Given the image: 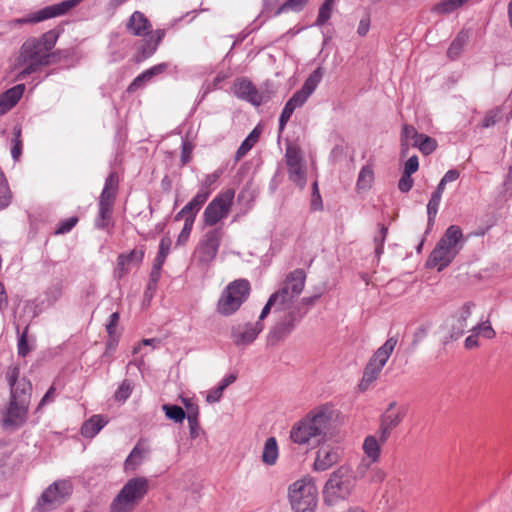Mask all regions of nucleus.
Instances as JSON below:
<instances>
[{"instance_id": "36", "label": "nucleus", "mask_w": 512, "mask_h": 512, "mask_svg": "<svg viewBox=\"0 0 512 512\" xmlns=\"http://www.w3.org/2000/svg\"><path fill=\"white\" fill-rule=\"evenodd\" d=\"M335 5V0H325L320 6L315 25L318 27L323 26L332 16V10Z\"/></svg>"}, {"instance_id": "58", "label": "nucleus", "mask_w": 512, "mask_h": 512, "mask_svg": "<svg viewBox=\"0 0 512 512\" xmlns=\"http://www.w3.org/2000/svg\"><path fill=\"white\" fill-rule=\"evenodd\" d=\"M116 192L117 191L103 189L100 195L99 204H108L110 206H113L116 197Z\"/></svg>"}, {"instance_id": "41", "label": "nucleus", "mask_w": 512, "mask_h": 512, "mask_svg": "<svg viewBox=\"0 0 512 512\" xmlns=\"http://www.w3.org/2000/svg\"><path fill=\"white\" fill-rule=\"evenodd\" d=\"M112 207L108 204H99V214L95 220V225L99 229L107 227L108 221L112 214Z\"/></svg>"}, {"instance_id": "8", "label": "nucleus", "mask_w": 512, "mask_h": 512, "mask_svg": "<svg viewBox=\"0 0 512 512\" xmlns=\"http://www.w3.org/2000/svg\"><path fill=\"white\" fill-rule=\"evenodd\" d=\"M250 291L251 287L248 280L237 279L232 281L225 287L218 299L217 312L222 316L233 315L248 299Z\"/></svg>"}, {"instance_id": "59", "label": "nucleus", "mask_w": 512, "mask_h": 512, "mask_svg": "<svg viewBox=\"0 0 512 512\" xmlns=\"http://www.w3.org/2000/svg\"><path fill=\"white\" fill-rule=\"evenodd\" d=\"M223 392V386L218 385L207 393L206 401L209 403L218 402L221 399Z\"/></svg>"}, {"instance_id": "16", "label": "nucleus", "mask_w": 512, "mask_h": 512, "mask_svg": "<svg viewBox=\"0 0 512 512\" xmlns=\"http://www.w3.org/2000/svg\"><path fill=\"white\" fill-rule=\"evenodd\" d=\"M264 325L260 321L237 323L231 327L230 337L237 347L251 345L263 331Z\"/></svg>"}, {"instance_id": "48", "label": "nucleus", "mask_w": 512, "mask_h": 512, "mask_svg": "<svg viewBox=\"0 0 512 512\" xmlns=\"http://www.w3.org/2000/svg\"><path fill=\"white\" fill-rule=\"evenodd\" d=\"M153 76H150L149 72L145 70L138 75L128 86V92H135L137 89L143 86L144 83L150 81Z\"/></svg>"}, {"instance_id": "22", "label": "nucleus", "mask_w": 512, "mask_h": 512, "mask_svg": "<svg viewBox=\"0 0 512 512\" xmlns=\"http://www.w3.org/2000/svg\"><path fill=\"white\" fill-rule=\"evenodd\" d=\"M144 258L143 249H134L128 254H120L117 258V266L114 269V277L121 279L124 277L132 265H138Z\"/></svg>"}, {"instance_id": "61", "label": "nucleus", "mask_w": 512, "mask_h": 512, "mask_svg": "<svg viewBox=\"0 0 512 512\" xmlns=\"http://www.w3.org/2000/svg\"><path fill=\"white\" fill-rule=\"evenodd\" d=\"M120 315L118 312H114L109 317V322L106 325L107 333L112 336L115 333L116 327L119 323Z\"/></svg>"}, {"instance_id": "40", "label": "nucleus", "mask_w": 512, "mask_h": 512, "mask_svg": "<svg viewBox=\"0 0 512 512\" xmlns=\"http://www.w3.org/2000/svg\"><path fill=\"white\" fill-rule=\"evenodd\" d=\"M157 44L153 43L149 37L142 41L141 47L139 48V54L137 55V61H143L151 57L157 50Z\"/></svg>"}, {"instance_id": "39", "label": "nucleus", "mask_w": 512, "mask_h": 512, "mask_svg": "<svg viewBox=\"0 0 512 512\" xmlns=\"http://www.w3.org/2000/svg\"><path fill=\"white\" fill-rule=\"evenodd\" d=\"M440 202H441V199L438 198V196H431V198L427 204L428 222H427V231L426 232H428L434 225Z\"/></svg>"}, {"instance_id": "17", "label": "nucleus", "mask_w": 512, "mask_h": 512, "mask_svg": "<svg viewBox=\"0 0 512 512\" xmlns=\"http://www.w3.org/2000/svg\"><path fill=\"white\" fill-rule=\"evenodd\" d=\"M285 312V316L276 323L269 333L268 340L272 344L287 337L306 314V310L301 312V309H290Z\"/></svg>"}, {"instance_id": "18", "label": "nucleus", "mask_w": 512, "mask_h": 512, "mask_svg": "<svg viewBox=\"0 0 512 512\" xmlns=\"http://www.w3.org/2000/svg\"><path fill=\"white\" fill-rule=\"evenodd\" d=\"M473 307L472 303H465L455 314L446 320L444 328L449 339L456 340L464 334L468 327L467 319L470 317Z\"/></svg>"}, {"instance_id": "54", "label": "nucleus", "mask_w": 512, "mask_h": 512, "mask_svg": "<svg viewBox=\"0 0 512 512\" xmlns=\"http://www.w3.org/2000/svg\"><path fill=\"white\" fill-rule=\"evenodd\" d=\"M413 183L411 175L403 173L398 182V188L401 192L407 193L413 187Z\"/></svg>"}, {"instance_id": "10", "label": "nucleus", "mask_w": 512, "mask_h": 512, "mask_svg": "<svg viewBox=\"0 0 512 512\" xmlns=\"http://www.w3.org/2000/svg\"><path fill=\"white\" fill-rule=\"evenodd\" d=\"M398 342L397 337H390L386 342L379 347L367 365L364 368L362 379L359 383V389L366 391L372 385V383L379 377L383 367L390 358Z\"/></svg>"}, {"instance_id": "42", "label": "nucleus", "mask_w": 512, "mask_h": 512, "mask_svg": "<svg viewBox=\"0 0 512 512\" xmlns=\"http://www.w3.org/2000/svg\"><path fill=\"white\" fill-rule=\"evenodd\" d=\"M133 391V384L130 380L125 379L121 382L114 393V399L118 402H125Z\"/></svg>"}, {"instance_id": "46", "label": "nucleus", "mask_w": 512, "mask_h": 512, "mask_svg": "<svg viewBox=\"0 0 512 512\" xmlns=\"http://www.w3.org/2000/svg\"><path fill=\"white\" fill-rule=\"evenodd\" d=\"M14 137L12 139V148L11 155L14 161H18L21 153H22V140H21V130L14 128Z\"/></svg>"}, {"instance_id": "14", "label": "nucleus", "mask_w": 512, "mask_h": 512, "mask_svg": "<svg viewBox=\"0 0 512 512\" xmlns=\"http://www.w3.org/2000/svg\"><path fill=\"white\" fill-rule=\"evenodd\" d=\"M223 234L220 227L209 229L203 234L194 251V257L199 263L209 264L216 258Z\"/></svg>"}, {"instance_id": "60", "label": "nucleus", "mask_w": 512, "mask_h": 512, "mask_svg": "<svg viewBox=\"0 0 512 512\" xmlns=\"http://www.w3.org/2000/svg\"><path fill=\"white\" fill-rule=\"evenodd\" d=\"M172 245V240L168 236H164L159 244V251L157 254L167 257L170 253V248Z\"/></svg>"}, {"instance_id": "51", "label": "nucleus", "mask_w": 512, "mask_h": 512, "mask_svg": "<svg viewBox=\"0 0 512 512\" xmlns=\"http://www.w3.org/2000/svg\"><path fill=\"white\" fill-rule=\"evenodd\" d=\"M27 333H28V327L24 329L22 334L19 337L17 348H18V354L22 357H25L31 350V348L28 345L27 341Z\"/></svg>"}, {"instance_id": "29", "label": "nucleus", "mask_w": 512, "mask_h": 512, "mask_svg": "<svg viewBox=\"0 0 512 512\" xmlns=\"http://www.w3.org/2000/svg\"><path fill=\"white\" fill-rule=\"evenodd\" d=\"M279 456L278 444L274 437L266 439L262 452V461L268 466H272L276 463Z\"/></svg>"}, {"instance_id": "4", "label": "nucleus", "mask_w": 512, "mask_h": 512, "mask_svg": "<svg viewBox=\"0 0 512 512\" xmlns=\"http://www.w3.org/2000/svg\"><path fill=\"white\" fill-rule=\"evenodd\" d=\"M463 233L459 226H449L428 258V265L441 271L447 267L463 248Z\"/></svg>"}, {"instance_id": "20", "label": "nucleus", "mask_w": 512, "mask_h": 512, "mask_svg": "<svg viewBox=\"0 0 512 512\" xmlns=\"http://www.w3.org/2000/svg\"><path fill=\"white\" fill-rule=\"evenodd\" d=\"M233 92L238 98L250 102L254 106H259L263 102L262 94L246 78H239L233 85Z\"/></svg>"}, {"instance_id": "43", "label": "nucleus", "mask_w": 512, "mask_h": 512, "mask_svg": "<svg viewBox=\"0 0 512 512\" xmlns=\"http://www.w3.org/2000/svg\"><path fill=\"white\" fill-rule=\"evenodd\" d=\"M11 201V193L3 172L0 170V209L6 208Z\"/></svg>"}, {"instance_id": "52", "label": "nucleus", "mask_w": 512, "mask_h": 512, "mask_svg": "<svg viewBox=\"0 0 512 512\" xmlns=\"http://www.w3.org/2000/svg\"><path fill=\"white\" fill-rule=\"evenodd\" d=\"M272 308L274 309V312H282L281 309H277V303L273 300V297L270 296L259 315L258 321H260V323H262V321L268 316Z\"/></svg>"}, {"instance_id": "55", "label": "nucleus", "mask_w": 512, "mask_h": 512, "mask_svg": "<svg viewBox=\"0 0 512 512\" xmlns=\"http://www.w3.org/2000/svg\"><path fill=\"white\" fill-rule=\"evenodd\" d=\"M221 175V171L217 170L211 174H208L205 176V179L203 180L202 186L199 190H208L210 191V187L217 182Z\"/></svg>"}, {"instance_id": "27", "label": "nucleus", "mask_w": 512, "mask_h": 512, "mask_svg": "<svg viewBox=\"0 0 512 512\" xmlns=\"http://www.w3.org/2000/svg\"><path fill=\"white\" fill-rule=\"evenodd\" d=\"M382 442L376 438V436L369 435L364 439L363 451L364 454L371 460L372 463H376L380 459Z\"/></svg>"}, {"instance_id": "64", "label": "nucleus", "mask_w": 512, "mask_h": 512, "mask_svg": "<svg viewBox=\"0 0 512 512\" xmlns=\"http://www.w3.org/2000/svg\"><path fill=\"white\" fill-rule=\"evenodd\" d=\"M188 425H189V434H190L191 439H196L197 437H199V435L201 433L199 419L198 420H194V419L188 420Z\"/></svg>"}, {"instance_id": "34", "label": "nucleus", "mask_w": 512, "mask_h": 512, "mask_svg": "<svg viewBox=\"0 0 512 512\" xmlns=\"http://www.w3.org/2000/svg\"><path fill=\"white\" fill-rule=\"evenodd\" d=\"M412 146L418 148L424 155H429L437 148V142L434 138L421 134Z\"/></svg>"}, {"instance_id": "21", "label": "nucleus", "mask_w": 512, "mask_h": 512, "mask_svg": "<svg viewBox=\"0 0 512 512\" xmlns=\"http://www.w3.org/2000/svg\"><path fill=\"white\" fill-rule=\"evenodd\" d=\"M342 455V451L338 446L324 445L316 454L314 469L316 471H325L336 464Z\"/></svg>"}, {"instance_id": "15", "label": "nucleus", "mask_w": 512, "mask_h": 512, "mask_svg": "<svg viewBox=\"0 0 512 512\" xmlns=\"http://www.w3.org/2000/svg\"><path fill=\"white\" fill-rule=\"evenodd\" d=\"M80 3V0H64L46 6L40 10L29 13L22 18L15 20L17 24H36L42 21L66 15L69 11L75 8Z\"/></svg>"}, {"instance_id": "32", "label": "nucleus", "mask_w": 512, "mask_h": 512, "mask_svg": "<svg viewBox=\"0 0 512 512\" xmlns=\"http://www.w3.org/2000/svg\"><path fill=\"white\" fill-rule=\"evenodd\" d=\"M374 181V171L370 165H365L359 172L357 179L358 190H368L371 188Z\"/></svg>"}, {"instance_id": "11", "label": "nucleus", "mask_w": 512, "mask_h": 512, "mask_svg": "<svg viewBox=\"0 0 512 512\" xmlns=\"http://www.w3.org/2000/svg\"><path fill=\"white\" fill-rule=\"evenodd\" d=\"M289 500L295 512H315L317 488L310 479H300L289 487Z\"/></svg>"}, {"instance_id": "25", "label": "nucleus", "mask_w": 512, "mask_h": 512, "mask_svg": "<svg viewBox=\"0 0 512 512\" xmlns=\"http://www.w3.org/2000/svg\"><path fill=\"white\" fill-rule=\"evenodd\" d=\"M25 90L24 84H18L8 89L0 96V115L11 110L21 99Z\"/></svg>"}, {"instance_id": "1", "label": "nucleus", "mask_w": 512, "mask_h": 512, "mask_svg": "<svg viewBox=\"0 0 512 512\" xmlns=\"http://www.w3.org/2000/svg\"><path fill=\"white\" fill-rule=\"evenodd\" d=\"M18 366L8 368L6 378L10 386L11 397L9 407L3 415L4 428H19L26 421L30 403L32 385L26 378H19Z\"/></svg>"}, {"instance_id": "57", "label": "nucleus", "mask_w": 512, "mask_h": 512, "mask_svg": "<svg viewBox=\"0 0 512 512\" xmlns=\"http://www.w3.org/2000/svg\"><path fill=\"white\" fill-rule=\"evenodd\" d=\"M254 145L255 144L251 142L250 139L245 138L236 152V160H240L241 158H243L252 149Z\"/></svg>"}, {"instance_id": "12", "label": "nucleus", "mask_w": 512, "mask_h": 512, "mask_svg": "<svg viewBox=\"0 0 512 512\" xmlns=\"http://www.w3.org/2000/svg\"><path fill=\"white\" fill-rule=\"evenodd\" d=\"M72 493V484L68 480H57L49 485L39 497L36 509L48 512L62 505Z\"/></svg>"}, {"instance_id": "50", "label": "nucleus", "mask_w": 512, "mask_h": 512, "mask_svg": "<svg viewBox=\"0 0 512 512\" xmlns=\"http://www.w3.org/2000/svg\"><path fill=\"white\" fill-rule=\"evenodd\" d=\"M77 217H70L65 220H62L57 229L55 230V234H66L72 230V228L77 224Z\"/></svg>"}, {"instance_id": "19", "label": "nucleus", "mask_w": 512, "mask_h": 512, "mask_svg": "<svg viewBox=\"0 0 512 512\" xmlns=\"http://www.w3.org/2000/svg\"><path fill=\"white\" fill-rule=\"evenodd\" d=\"M405 411L397 408V402H391L381 416L378 436L382 443H385L390 437L391 431L396 428L403 420Z\"/></svg>"}, {"instance_id": "7", "label": "nucleus", "mask_w": 512, "mask_h": 512, "mask_svg": "<svg viewBox=\"0 0 512 512\" xmlns=\"http://www.w3.org/2000/svg\"><path fill=\"white\" fill-rule=\"evenodd\" d=\"M306 281V274L303 269H295L284 279L282 287L271 296L277 303V309L282 311L290 309H300L295 305V301L302 293Z\"/></svg>"}, {"instance_id": "35", "label": "nucleus", "mask_w": 512, "mask_h": 512, "mask_svg": "<svg viewBox=\"0 0 512 512\" xmlns=\"http://www.w3.org/2000/svg\"><path fill=\"white\" fill-rule=\"evenodd\" d=\"M420 135L421 133H418L413 126L407 124L403 126L401 133V150L403 155L407 154L409 147L408 141L412 140V142H416Z\"/></svg>"}, {"instance_id": "24", "label": "nucleus", "mask_w": 512, "mask_h": 512, "mask_svg": "<svg viewBox=\"0 0 512 512\" xmlns=\"http://www.w3.org/2000/svg\"><path fill=\"white\" fill-rule=\"evenodd\" d=\"M210 195V191L208 190H199L197 194L178 212L176 215V220L181 218L191 217L193 221L195 220L197 212L203 206V204L207 201Z\"/></svg>"}, {"instance_id": "47", "label": "nucleus", "mask_w": 512, "mask_h": 512, "mask_svg": "<svg viewBox=\"0 0 512 512\" xmlns=\"http://www.w3.org/2000/svg\"><path fill=\"white\" fill-rule=\"evenodd\" d=\"M286 165L295 166L302 163V156L300 151L292 146H288L285 153Z\"/></svg>"}, {"instance_id": "23", "label": "nucleus", "mask_w": 512, "mask_h": 512, "mask_svg": "<svg viewBox=\"0 0 512 512\" xmlns=\"http://www.w3.org/2000/svg\"><path fill=\"white\" fill-rule=\"evenodd\" d=\"M126 28L134 36L145 37L152 29L148 18L140 11H135L129 18Z\"/></svg>"}, {"instance_id": "45", "label": "nucleus", "mask_w": 512, "mask_h": 512, "mask_svg": "<svg viewBox=\"0 0 512 512\" xmlns=\"http://www.w3.org/2000/svg\"><path fill=\"white\" fill-rule=\"evenodd\" d=\"M63 283L58 281L53 283L45 292L46 299L49 304H54L58 301L63 294Z\"/></svg>"}, {"instance_id": "62", "label": "nucleus", "mask_w": 512, "mask_h": 512, "mask_svg": "<svg viewBox=\"0 0 512 512\" xmlns=\"http://www.w3.org/2000/svg\"><path fill=\"white\" fill-rule=\"evenodd\" d=\"M370 16L369 15H366L365 17H363L360 22H359V25H358V28H357V34L361 37H364L367 35V33L369 32V29H370Z\"/></svg>"}, {"instance_id": "30", "label": "nucleus", "mask_w": 512, "mask_h": 512, "mask_svg": "<svg viewBox=\"0 0 512 512\" xmlns=\"http://www.w3.org/2000/svg\"><path fill=\"white\" fill-rule=\"evenodd\" d=\"M469 40V33L468 31H460L456 38L452 41L450 44V47L448 48L447 55L450 59H456L463 47L466 45V43Z\"/></svg>"}, {"instance_id": "31", "label": "nucleus", "mask_w": 512, "mask_h": 512, "mask_svg": "<svg viewBox=\"0 0 512 512\" xmlns=\"http://www.w3.org/2000/svg\"><path fill=\"white\" fill-rule=\"evenodd\" d=\"M470 0H442L434 6L433 11L439 14H450L463 7Z\"/></svg>"}, {"instance_id": "33", "label": "nucleus", "mask_w": 512, "mask_h": 512, "mask_svg": "<svg viewBox=\"0 0 512 512\" xmlns=\"http://www.w3.org/2000/svg\"><path fill=\"white\" fill-rule=\"evenodd\" d=\"M287 169L289 179L303 189L306 185V170L303 164L288 166Z\"/></svg>"}, {"instance_id": "9", "label": "nucleus", "mask_w": 512, "mask_h": 512, "mask_svg": "<svg viewBox=\"0 0 512 512\" xmlns=\"http://www.w3.org/2000/svg\"><path fill=\"white\" fill-rule=\"evenodd\" d=\"M322 77V69L320 67L315 69L305 80L302 88L295 92L293 96L286 102L279 118L280 133L283 132L295 109L302 107L308 98L312 95V93L316 90L317 86L322 80Z\"/></svg>"}, {"instance_id": "38", "label": "nucleus", "mask_w": 512, "mask_h": 512, "mask_svg": "<svg viewBox=\"0 0 512 512\" xmlns=\"http://www.w3.org/2000/svg\"><path fill=\"white\" fill-rule=\"evenodd\" d=\"M310 0H286L275 12V15H280L281 13L287 11L300 12L304 9V7L309 3Z\"/></svg>"}, {"instance_id": "49", "label": "nucleus", "mask_w": 512, "mask_h": 512, "mask_svg": "<svg viewBox=\"0 0 512 512\" xmlns=\"http://www.w3.org/2000/svg\"><path fill=\"white\" fill-rule=\"evenodd\" d=\"M472 332L478 333V335H482L487 339H491L495 335V331L493 330L491 324L488 321H485L481 324L476 325L472 328Z\"/></svg>"}, {"instance_id": "44", "label": "nucleus", "mask_w": 512, "mask_h": 512, "mask_svg": "<svg viewBox=\"0 0 512 512\" xmlns=\"http://www.w3.org/2000/svg\"><path fill=\"white\" fill-rule=\"evenodd\" d=\"M387 234H388V228L385 225L380 224L379 232L373 239L374 245H375V254L377 257H380L384 251V243H385Z\"/></svg>"}, {"instance_id": "37", "label": "nucleus", "mask_w": 512, "mask_h": 512, "mask_svg": "<svg viewBox=\"0 0 512 512\" xmlns=\"http://www.w3.org/2000/svg\"><path fill=\"white\" fill-rule=\"evenodd\" d=\"M162 410L164 411L165 416L168 419L173 420L175 423H182L186 418L185 411L178 405L164 404L162 406Z\"/></svg>"}, {"instance_id": "2", "label": "nucleus", "mask_w": 512, "mask_h": 512, "mask_svg": "<svg viewBox=\"0 0 512 512\" xmlns=\"http://www.w3.org/2000/svg\"><path fill=\"white\" fill-rule=\"evenodd\" d=\"M332 410L326 406L310 411L290 430V439L297 445H311L323 440L331 425Z\"/></svg>"}, {"instance_id": "28", "label": "nucleus", "mask_w": 512, "mask_h": 512, "mask_svg": "<svg viewBox=\"0 0 512 512\" xmlns=\"http://www.w3.org/2000/svg\"><path fill=\"white\" fill-rule=\"evenodd\" d=\"M107 424V420L101 415H94L84 422L81 434L86 438H93Z\"/></svg>"}, {"instance_id": "26", "label": "nucleus", "mask_w": 512, "mask_h": 512, "mask_svg": "<svg viewBox=\"0 0 512 512\" xmlns=\"http://www.w3.org/2000/svg\"><path fill=\"white\" fill-rule=\"evenodd\" d=\"M148 453L149 449L141 442H138L124 462L125 471H135L143 463Z\"/></svg>"}, {"instance_id": "63", "label": "nucleus", "mask_w": 512, "mask_h": 512, "mask_svg": "<svg viewBox=\"0 0 512 512\" xmlns=\"http://www.w3.org/2000/svg\"><path fill=\"white\" fill-rule=\"evenodd\" d=\"M499 111H490L483 119L482 127L488 128L493 126L499 120Z\"/></svg>"}, {"instance_id": "5", "label": "nucleus", "mask_w": 512, "mask_h": 512, "mask_svg": "<svg viewBox=\"0 0 512 512\" xmlns=\"http://www.w3.org/2000/svg\"><path fill=\"white\" fill-rule=\"evenodd\" d=\"M355 487V478L350 469L341 466L329 477L323 489L324 502L334 506L350 497Z\"/></svg>"}, {"instance_id": "53", "label": "nucleus", "mask_w": 512, "mask_h": 512, "mask_svg": "<svg viewBox=\"0 0 512 512\" xmlns=\"http://www.w3.org/2000/svg\"><path fill=\"white\" fill-rule=\"evenodd\" d=\"M193 223H194V221L191 217H186L183 229L180 232L179 237H178V243L186 242V240L188 239V237L191 233Z\"/></svg>"}, {"instance_id": "6", "label": "nucleus", "mask_w": 512, "mask_h": 512, "mask_svg": "<svg viewBox=\"0 0 512 512\" xmlns=\"http://www.w3.org/2000/svg\"><path fill=\"white\" fill-rule=\"evenodd\" d=\"M149 483L145 477L129 479L110 504V512H133L137 504L145 497Z\"/></svg>"}, {"instance_id": "13", "label": "nucleus", "mask_w": 512, "mask_h": 512, "mask_svg": "<svg viewBox=\"0 0 512 512\" xmlns=\"http://www.w3.org/2000/svg\"><path fill=\"white\" fill-rule=\"evenodd\" d=\"M235 192L227 189L219 193L205 208L203 223L205 226L214 227L225 219L232 208Z\"/></svg>"}, {"instance_id": "56", "label": "nucleus", "mask_w": 512, "mask_h": 512, "mask_svg": "<svg viewBox=\"0 0 512 512\" xmlns=\"http://www.w3.org/2000/svg\"><path fill=\"white\" fill-rule=\"evenodd\" d=\"M419 168V160L416 155L411 156L408 158V160L405 162L404 171L403 173L412 175L415 173Z\"/></svg>"}, {"instance_id": "3", "label": "nucleus", "mask_w": 512, "mask_h": 512, "mask_svg": "<svg viewBox=\"0 0 512 512\" xmlns=\"http://www.w3.org/2000/svg\"><path fill=\"white\" fill-rule=\"evenodd\" d=\"M59 33L49 30L39 38L27 39L20 50L19 64L24 66L18 77L24 79L50 63L51 50L54 48Z\"/></svg>"}]
</instances>
